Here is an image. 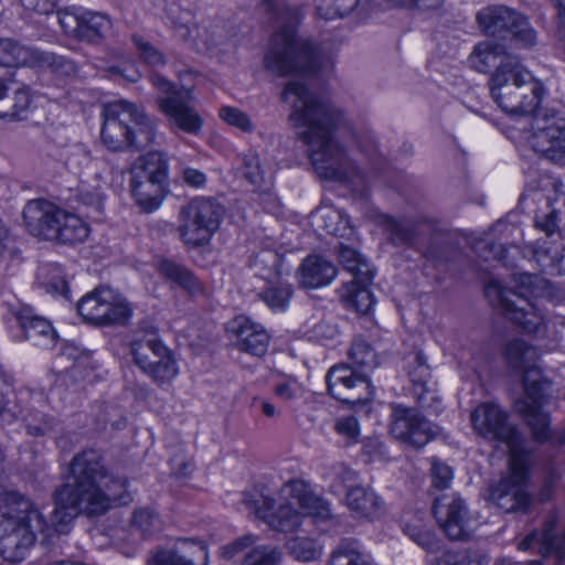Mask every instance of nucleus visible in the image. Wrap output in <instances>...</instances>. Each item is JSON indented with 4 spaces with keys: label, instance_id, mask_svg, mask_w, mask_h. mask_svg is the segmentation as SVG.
<instances>
[{
    "label": "nucleus",
    "instance_id": "nucleus-1",
    "mask_svg": "<svg viewBox=\"0 0 565 565\" xmlns=\"http://www.w3.org/2000/svg\"><path fill=\"white\" fill-rule=\"evenodd\" d=\"M281 100L291 109L288 120L308 146L317 174L345 183L352 191L366 196L365 175L333 136L343 120L342 113L332 104L317 98L301 81L286 83Z\"/></svg>",
    "mask_w": 565,
    "mask_h": 565
},
{
    "label": "nucleus",
    "instance_id": "nucleus-2",
    "mask_svg": "<svg viewBox=\"0 0 565 565\" xmlns=\"http://www.w3.org/2000/svg\"><path fill=\"white\" fill-rule=\"evenodd\" d=\"M269 19L279 25L269 40L264 55V66L277 76L317 74L331 68L329 56L311 41L296 34L297 10L274 0H263Z\"/></svg>",
    "mask_w": 565,
    "mask_h": 565
},
{
    "label": "nucleus",
    "instance_id": "nucleus-3",
    "mask_svg": "<svg viewBox=\"0 0 565 565\" xmlns=\"http://www.w3.org/2000/svg\"><path fill=\"white\" fill-rule=\"evenodd\" d=\"M504 356L513 372L522 375L525 397L515 402V411L521 414L536 441L565 444V433L555 436L550 427V417L543 407L548 402L551 387L541 372L539 350L521 339L507 343Z\"/></svg>",
    "mask_w": 565,
    "mask_h": 565
},
{
    "label": "nucleus",
    "instance_id": "nucleus-4",
    "mask_svg": "<svg viewBox=\"0 0 565 565\" xmlns=\"http://www.w3.org/2000/svg\"><path fill=\"white\" fill-rule=\"evenodd\" d=\"M244 503L273 530L282 533L298 531L308 519L316 524H323L334 518L329 502L316 494L308 483L298 479L290 480L280 488L276 509L275 500L266 495L255 499L245 494Z\"/></svg>",
    "mask_w": 565,
    "mask_h": 565
},
{
    "label": "nucleus",
    "instance_id": "nucleus-5",
    "mask_svg": "<svg viewBox=\"0 0 565 565\" xmlns=\"http://www.w3.org/2000/svg\"><path fill=\"white\" fill-rule=\"evenodd\" d=\"M0 555L8 562L23 561L38 535L42 536V542H46L54 533H65L55 529L53 512L47 522L43 513L17 491L0 494Z\"/></svg>",
    "mask_w": 565,
    "mask_h": 565
},
{
    "label": "nucleus",
    "instance_id": "nucleus-6",
    "mask_svg": "<svg viewBox=\"0 0 565 565\" xmlns=\"http://www.w3.org/2000/svg\"><path fill=\"white\" fill-rule=\"evenodd\" d=\"M108 469L103 456L94 449L84 450L68 465V482L55 490L53 524L61 532H67L72 520L81 513L85 499L107 477Z\"/></svg>",
    "mask_w": 565,
    "mask_h": 565
},
{
    "label": "nucleus",
    "instance_id": "nucleus-7",
    "mask_svg": "<svg viewBox=\"0 0 565 565\" xmlns=\"http://www.w3.org/2000/svg\"><path fill=\"white\" fill-rule=\"evenodd\" d=\"M493 102L511 116L536 114L545 88L519 57H505L489 78Z\"/></svg>",
    "mask_w": 565,
    "mask_h": 565
},
{
    "label": "nucleus",
    "instance_id": "nucleus-8",
    "mask_svg": "<svg viewBox=\"0 0 565 565\" xmlns=\"http://www.w3.org/2000/svg\"><path fill=\"white\" fill-rule=\"evenodd\" d=\"M100 139L110 151L141 150L156 142L157 122L143 108L126 99L103 107Z\"/></svg>",
    "mask_w": 565,
    "mask_h": 565
},
{
    "label": "nucleus",
    "instance_id": "nucleus-9",
    "mask_svg": "<svg viewBox=\"0 0 565 565\" xmlns=\"http://www.w3.org/2000/svg\"><path fill=\"white\" fill-rule=\"evenodd\" d=\"M530 455L513 449L509 457V471L490 487L489 500L504 513H527L533 504L529 491Z\"/></svg>",
    "mask_w": 565,
    "mask_h": 565
},
{
    "label": "nucleus",
    "instance_id": "nucleus-10",
    "mask_svg": "<svg viewBox=\"0 0 565 565\" xmlns=\"http://www.w3.org/2000/svg\"><path fill=\"white\" fill-rule=\"evenodd\" d=\"M225 209L211 198H195L182 206L179 213V236L191 247L204 246L210 243L220 228Z\"/></svg>",
    "mask_w": 565,
    "mask_h": 565
},
{
    "label": "nucleus",
    "instance_id": "nucleus-11",
    "mask_svg": "<svg viewBox=\"0 0 565 565\" xmlns=\"http://www.w3.org/2000/svg\"><path fill=\"white\" fill-rule=\"evenodd\" d=\"M150 79L159 92L166 94L163 97H158L157 104L169 124L189 135H199L203 118L193 105L195 97L192 88H178L160 74H152Z\"/></svg>",
    "mask_w": 565,
    "mask_h": 565
},
{
    "label": "nucleus",
    "instance_id": "nucleus-12",
    "mask_svg": "<svg viewBox=\"0 0 565 565\" xmlns=\"http://www.w3.org/2000/svg\"><path fill=\"white\" fill-rule=\"evenodd\" d=\"M481 31L489 36L505 39L512 35L522 47H532L537 43L536 31L521 12L503 4L482 8L477 14Z\"/></svg>",
    "mask_w": 565,
    "mask_h": 565
},
{
    "label": "nucleus",
    "instance_id": "nucleus-13",
    "mask_svg": "<svg viewBox=\"0 0 565 565\" xmlns=\"http://www.w3.org/2000/svg\"><path fill=\"white\" fill-rule=\"evenodd\" d=\"M132 307L120 294L108 287H97L77 302V312L96 326H124L132 316Z\"/></svg>",
    "mask_w": 565,
    "mask_h": 565
},
{
    "label": "nucleus",
    "instance_id": "nucleus-14",
    "mask_svg": "<svg viewBox=\"0 0 565 565\" xmlns=\"http://www.w3.org/2000/svg\"><path fill=\"white\" fill-rule=\"evenodd\" d=\"M484 291L493 307L526 332H539L544 326L542 311L521 292L502 286L499 280L489 281Z\"/></svg>",
    "mask_w": 565,
    "mask_h": 565
},
{
    "label": "nucleus",
    "instance_id": "nucleus-15",
    "mask_svg": "<svg viewBox=\"0 0 565 565\" xmlns=\"http://www.w3.org/2000/svg\"><path fill=\"white\" fill-rule=\"evenodd\" d=\"M530 147L556 164H565V113L537 111L529 137Z\"/></svg>",
    "mask_w": 565,
    "mask_h": 565
},
{
    "label": "nucleus",
    "instance_id": "nucleus-16",
    "mask_svg": "<svg viewBox=\"0 0 565 565\" xmlns=\"http://www.w3.org/2000/svg\"><path fill=\"white\" fill-rule=\"evenodd\" d=\"M390 420L391 434L401 443L416 449L425 447L439 434L438 426L415 407L392 405Z\"/></svg>",
    "mask_w": 565,
    "mask_h": 565
},
{
    "label": "nucleus",
    "instance_id": "nucleus-17",
    "mask_svg": "<svg viewBox=\"0 0 565 565\" xmlns=\"http://www.w3.org/2000/svg\"><path fill=\"white\" fill-rule=\"evenodd\" d=\"M433 513L444 533L454 541L470 539L477 527L465 500L457 493L437 497Z\"/></svg>",
    "mask_w": 565,
    "mask_h": 565
},
{
    "label": "nucleus",
    "instance_id": "nucleus-18",
    "mask_svg": "<svg viewBox=\"0 0 565 565\" xmlns=\"http://www.w3.org/2000/svg\"><path fill=\"white\" fill-rule=\"evenodd\" d=\"M473 430L489 441L508 445L510 454L519 449L516 427L510 423L508 413L493 402L479 404L470 415Z\"/></svg>",
    "mask_w": 565,
    "mask_h": 565
},
{
    "label": "nucleus",
    "instance_id": "nucleus-19",
    "mask_svg": "<svg viewBox=\"0 0 565 565\" xmlns=\"http://www.w3.org/2000/svg\"><path fill=\"white\" fill-rule=\"evenodd\" d=\"M327 385L329 393L342 403L364 405L373 397L367 374L348 364L332 366L327 374Z\"/></svg>",
    "mask_w": 565,
    "mask_h": 565
},
{
    "label": "nucleus",
    "instance_id": "nucleus-20",
    "mask_svg": "<svg viewBox=\"0 0 565 565\" xmlns=\"http://www.w3.org/2000/svg\"><path fill=\"white\" fill-rule=\"evenodd\" d=\"M0 65L50 68L65 74L74 71L73 63L65 57L22 45L10 39H0Z\"/></svg>",
    "mask_w": 565,
    "mask_h": 565
},
{
    "label": "nucleus",
    "instance_id": "nucleus-21",
    "mask_svg": "<svg viewBox=\"0 0 565 565\" xmlns=\"http://www.w3.org/2000/svg\"><path fill=\"white\" fill-rule=\"evenodd\" d=\"M127 480L122 477L107 471L105 480L85 499L81 513L89 516L102 515L108 509L115 505H127L132 501L130 492L127 490Z\"/></svg>",
    "mask_w": 565,
    "mask_h": 565
},
{
    "label": "nucleus",
    "instance_id": "nucleus-22",
    "mask_svg": "<svg viewBox=\"0 0 565 565\" xmlns=\"http://www.w3.org/2000/svg\"><path fill=\"white\" fill-rule=\"evenodd\" d=\"M148 565H206L207 546L196 539H178L171 546L160 547L147 561Z\"/></svg>",
    "mask_w": 565,
    "mask_h": 565
},
{
    "label": "nucleus",
    "instance_id": "nucleus-23",
    "mask_svg": "<svg viewBox=\"0 0 565 565\" xmlns=\"http://www.w3.org/2000/svg\"><path fill=\"white\" fill-rule=\"evenodd\" d=\"M64 216V210L43 200L29 201L22 212L25 230L35 237L51 241L56 235L58 220Z\"/></svg>",
    "mask_w": 565,
    "mask_h": 565
},
{
    "label": "nucleus",
    "instance_id": "nucleus-24",
    "mask_svg": "<svg viewBox=\"0 0 565 565\" xmlns=\"http://www.w3.org/2000/svg\"><path fill=\"white\" fill-rule=\"evenodd\" d=\"M228 334L235 340V345L243 352L262 356L267 352L270 337L263 326L246 316H237L226 327Z\"/></svg>",
    "mask_w": 565,
    "mask_h": 565
},
{
    "label": "nucleus",
    "instance_id": "nucleus-25",
    "mask_svg": "<svg viewBox=\"0 0 565 565\" xmlns=\"http://www.w3.org/2000/svg\"><path fill=\"white\" fill-rule=\"evenodd\" d=\"M557 519L551 515L545 522L542 531H533L527 534L519 544V548L526 551L537 547L542 556H554L556 565H559L565 558V533L561 536L554 534Z\"/></svg>",
    "mask_w": 565,
    "mask_h": 565
},
{
    "label": "nucleus",
    "instance_id": "nucleus-26",
    "mask_svg": "<svg viewBox=\"0 0 565 565\" xmlns=\"http://www.w3.org/2000/svg\"><path fill=\"white\" fill-rule=\"evenodd\" d=\"M168 15L175 35L183 41H191L199 50H211L220 44V36L216 35L214 30L206 28L202 30L196 25L191 26L192 17L190 12H179L178 9L171 8Z\"/></svg>",
    "mask_w": 565,
    "mask_h": 565
},
{
    "label": "nucleus",
    "instance_id": "nucleus-27",
    "mask_svg": "<svg viewBox=\"0 0 565 565\" xmlns=\"http://www.w3.org/2000/svg\"><path fill=\"white\" fill-rule=\"evenodd\" d=\"M130 192L142 212L151 213L160 207L164 199L168 182L130 173Z\"/></svg>",
    "mask_w": 565,
    "mask_h": 565
},
{
    "label": "nucleus",
    "instance_id": "nucleus-28",
    "mask_svg": "<svg viewBox=\"0 0 565 565\" xmlns=\"http://www.w3.org/2000/svg\"><path fill=\"white\" fill-rule=\"evenodd\" d=\"M335 266L328 259L310 255L303 259L298 269V281L303 288H321L331 284L337 277Z\"/></svg>",
    "mask_w": 565,
    "mask_h": 565
},
{
    "label": "nucleus",
    "instance_id": "nucleus-29",
    "mask_svg": "<svg viewBox=\"0 0 565 565\" xmlns=\"http://www.w3.org/2000/svg\"><path fill=\"white\" fill-rule=\"evenodd\" d=\"M17 320L24 332V338L34 345L52 347L56 342V332L51 322L33 313L31 309H22Z\"/></svg>",
    "mask_w": 565,
    "mask_h": 565
},
{
    "label": "nucleus",
    "instance_id": "nucleus-30",
    "mask_svg": "<svg viewBox=\"0 0 565 565\" xmlns=\"http://www.w3.org/2000/svg\"><path fill=\"white\" fill-rule=\"evenodd\" d=\"M159 274L167 280L178 285L192 295L204 292L203 284L193 273L175 260L162 258L157 263Z\"/></svg>",
    "mask_w": 565,
    "mask_h": 565
},
{
    "label": "nucleus",
    "instance_id": "nucleus-31",
    "mask_svg": "<svg viewBox=\"0 0 565 565\" xmlns=\"http://www.w3.org/2000/svg\"><path fill=\"white\" fill-rule=\"evenodd\" d=\"M505 57H516L508 54L503 44L494 41L478 43L469 55L470 65L480 73H488L497 68Z\"/></svg>",
    "mask_w": 565,
    "mask_h": 565
},
{
    "label": "nucleus",
    "instance_id": "nucleus-32",
    "mask_svg": "<svg viewBox=\"0 0 565 565\" xmlns=\"http://www.w3.org/2000/svg\"><path fill=\"white\" fill-rule=\"evenodd\" d=\"M533 257L543 273L565 275V245L537 241L533 248Z\"/></svg>",
    "mask_w": 565,
    "mask_h": 565
},
{
    "label": "nucleus",
    "instance_id": "nucleus-33",
    "mask_svg": "<svg viewBox=\"0 0 565 565\" xmlns=\"http://www.w3.org/2000/svg\"><path fill=\"white\" fill-rule=\"evenodd\" d=\"M380 225L383 227L387 239L395 246H411L417 235V222L408 216L393 217L380 216Z\"/></svg>",
    "mask_w": 565,
    "mask_h": 565
},
{
    "label": "nucleus",
    "instance_id": "nucleus-34",
    "mask_svg": "<svg viewBox=\"0 0 565 565\" xmlns=\"http://www.w3.org/2000/svg\"><path fill=\"white\" fill-rule=\"evenodd\" d=\"M130 351L136 364L142 369L149 365L150 361L166 352V345L161 342L156 331L150 330L137 334L130 344Z\"/></svg>",
    "mask_w": 565,
    "mask_h": 565
},
{
    "label": "nucleus",
    "instance_id": "nucleus-35",
    "mask_svg": "<svg viewBox=\"0 0 565 565\" xmlns=\"http://www.w3.org/2000/svg\"><path fill=\"white\" fill-rule=\"evenodd\" d=\"M130 173H137L150 179L168 182L169 162L162 151H149L131 164Z\"/></svg>",
    "mask_w": 565,
    "mask_h": 565
},
{
    "label": "nucleus",
    "instance_id": "nucleus-36",
    "mask_svg": "<svg viewBox=\"0 0 565 565\" xmlns=\"http://www.w3.org/2000/svg\"><path fill=\"white\" fill-rule=\"evenodd\" d=\"M347 505L355 516L372 518L380 511V499L370 488L351 487L347 492Z\"/></svg>",
    "mask_w": 565,
    "mask_h": 565
},
{
    "label": "nucleus",
    "instance_id": "nucleus-37",
    "mask_svg": "<svg viewBox=\"0 0 565 565\" xmlns=\"http://www.w3.org/2000/svg\"><path fill=\"white\" fill-rule=\"evenodd\" d=\"M56 235L51 241L62 244H77L85 241L89 234V227L79 216L64 211V216L58 220Z\"/></svg>",
    "mask_w": 565,
    "mask_h": 565
},
{
    "label": "nucleus",
    "instance_id": "nucleus-38",
    "mask_svg": "<svg viewBox=\"0 0 565 565\" xmlns=\"http://www.w3.org/2000/svg\"><path fill=\"white\" fill-rule=\"evenodd\" d=\"M111 30L113 23L107 14L85 10L78 40L99 43L111 33Z\"/></svg>",
    "mask_w": 565,
    "mask_h": 565
},
{
    "label": "nucleus",
    "instance_id": "nucleus-39",
    "mask_svg": "<svg viewBox=\"0 0 565 565\" xmlns=\"http://www.w3.org/2000/svg\"><path fill=\"white\" fill-rule=\"evenodd\" d=\"M339 260L344 269L352 275V280L359 284H371L374 277L369 262L355 249L349 246L339 248Z\"/></svg>",
    "mask_w": 565,
    "mask_h": 565
},
{
    "label": "nucleus",
    "instance_id": "nucleus-40",
    "mask_svg": "<svg viewBox=\"0 0 565 565\" xmlns=\"http://www.w3.org/2000/svg\"><path fill=\"white\" fill-rule=\"evenodd\" d=\"M370 284H359L356 280H351L342 288L341 298L348 308L354 309L361 315H366L371 311L374 305L373 295L369 290Z\"/></svg>",
    "mask_w": 565,
    "mask_h": 565
},
{
    "label": "nucleus",
    "instance_id": "nucleus-41",
    "mask_svg": "<svg viewBox=\"0 0 565 565\" xmlns=\"http://www.w3.org/2000/svg\"><path fill=\"white\" fill-rule=\"evenodd\" d=\"M294 290L291 285L282 281H267L258 292V298L273 311H285L290 302Z\"/></svg>",
    "mask_w": 565,
    "mask_h": 565
},
{
    "label": "nucleus",
    "instance_id": "nucleus-42",
    "mask_svg": "<svg viewBox=\"0 0 565 565\" xmlns=\"http://www.w3.org/2000/svg\"><path fill=\"white\" fill-rule=\"evenodd\" d=\"M141 370L158 383L172 381L179 372L177 362L167 347L163 354L154 356L149 365H146Z\"/></svg>",
    "mask_w": 565,
    "mask_h": 565
},
{
    "label": "nucleus",
    "instance_id": "nucleus-43",
    "mask_svg": "<svg viewBox=\"0 0 565 565\" xmlns=\"http://www.w3.org/2000/svg\"><path fill=\"white\" fill-rule=\"evenodd\" d=\"M489 557L476 550L446 551L429 561L428 565H487Z\"/></svg>",
    "mask_w": 565,
    "mask_h": 565
},
{
    "label": "nucleus",
    "instance_id": "nucleus-44",
    "mask_svg": "<svg viewBox=\"0 0 565 565\" xmlns=\"http://www.w3.org/2000/svg\"><path fill=\"white\" fill-rule=\"evenodd\" d=\"M330 565H371L354 540H342L330 556Z\"/></svg>",
    "mask_w": 565,
    "mask_h": 565
},
{
    "label": "nucleus",
    "instance_id": "nucleus-45",
    "mask_svg": "<svg viewBox=\"0 0 565 565\" xmlns=\"http://www.w3.org/2000/svg\"><path fill=\"white\" fill-rule=\"evenodd\" d=\"M40 285L47 294L61 295L70 299V289L63 269L57 265H50L41 268Z\"/></svg>",
    "mask_w": 565,
    "mask_h": 565
},
{
    "label": "nucleus",
    "instance_id": "nucleus-46",
    "mask_svg": "<svg viewBox=\"0 0 565 565\" xmlns=\"http://www.w3.org/2000/svg\"><path fill=\"white\" fill-rule=\"evenodd\" d=\"M352 366L359 372L367 374V371L376 366V354L372 347L362 339H355L349 351Z\"/></svg>",
    "mask_w": 565,
    "mask_h": 565
},
{
    "label": "nucleus",
    "instance_id": "nucleus-47",
    "mask_svg": "<svg viewBox=\"0 0 565 565\" xmlns=\"http://www.w3.org/2000/svg\"><path fill=\"white\" fill-rule=\"evenodd\" d=\"M360 0H315L317 14L324 20L343 18L351 13Z\"/></svg>",
    "mask_w": 565,
    "mask_h": 565
},
{
    "label": "nucleus",
    "instance_id": "nucleus-48",
    "mask_svg": "<svg viewBox=\"0 0 565 565\" xmlns=\"http://www.w3.org/2000/svg\"><path fill=\"white\" fill-rule=\"evenodd\" d=\"M356 472L342 462H337L327 468L324 478L330 482L332 491L338 492L341 488L354 487Z\"/></svg>",
    "mask_w": 565,
    "mask_h": 565
},
{
    "label": "nucleus",
    "instance_id": "nucleus-49",
    "mask_svg": "<svg viewBox=\"0 0 565 565\" xmlns=\"http://www.w3.org/2000/svg\"><path fill=\"white\" fill-rule=\"evenodd\" d=\"M321 227L331 235L344 236L350 230V218L339 210L324 209L319 212Z\"/></svg>",
    "mask_w": 565,
    "mask_h": 565
},
{
    "label": "nucleus",
    "instance_id": "nucleus-50",
    "mask_svg": "<svg viewBox=\"0 0 565 565\" xmlns=\"http://www.w3.org/2000/svg\"><path fill=\"white\" fill-rule=\"evenodd\" d=\"M289 553L300 562H311L320 557L321 547L309 537H295L288 541Z\"/></svg>",
    "mask_w": 565,
    "mask_h": 565
},
{
    "label": "nucleus",
    "instance_id": "nucleus-51",
    "mask_svg": "<svg viewBox=\"0 0 565 565\" xmlns=\"http://www.w3.org/2000/svg\"><path fill=\"white\" fill-rule=\"evenodd\" d=\"M19 415L25 422V428L32 436H44L53 430L54 418L52 417L45 415L39 416V413L33 414L26 407H21Z\"/></svg>",
    "mask_w": 565,
    "mask_h": 565
},
{
    "label": "nucleus",
    "instance_id": "nucleus-52",
    "mask_svg": "<svg viewBox=\"0 0 565 565\" xmlns=\"http://www.w3.org/2000/svg\"><path fill=\"white\" fill-rule=\"evenodd\" d=\"M243 178L255 188L259 189L265 182V171L260 164L259 157L249 152L242 158V166L239 168Z\"/></svg>",
    "mask_w": 565,
    "mask_h": 565
},
{
    "label": "nucleus",
    "instance_id": "nucleus-53",
    "mask_svg": "<svg viewBox=\"0 0 565 565\" xmlns=\"http://www.w3.org/2000/svg\"><path fill=\"white\" fill-rule=\"evenodd\" d=\"M85 10L81 8H66L57 12V20L63 31L76 39L79 38Z\"/></svg>",
    "mask_w": 565,
    "mask_h": 565
},
{
    "label": "nucleus",
    "instance_id": "nucleus-54",
    "mask_svg": "<svg viewBox=\"0 0 565 565\" xmlns=\"http://www.w3.org/2000/svg\"><path fill=\"white\" fill-rule=\"evenodd\" d=\"M131 525L142 535H150L160 529V521L152 510L140 508L134 511Z\"/></svg>",
    "mask_w": 565,
    "mask_h": 565
},
{
    "label": "nucleus",
    "instance_id": "nucleus-55",
    "mask_svg": "<svg viewBox=\"0 0 565 565\" xmlns=\"http://www.w3.org/2000/svg\"><path fill=\"white\" fill-rule=\"evenodd\" d=\"M253 267L258 270V274L265 279H268L270 276H278L280 274L279 255L270 250L262 252L255 256Z\"/></svg>",
    "mask_w": 565,
    "mask_h": 565
},
{
    "label": "nucleus",
    "instance_id": "nucleus-56",
    "mask_svg": "<svg viewBox=\"0 0 565 565\" xmlns=\"http://www.w3.org/2000/svg\"><path fill=\"white\" fill-rule=\"evenodd\" d=\"M281 555L275 547L257 546L245 555L244 565H280Z\"/></svg>",
    "mask_w": 565,
    "mask_h": 565
},
{
    "label": "nucleus",
    "instance_id": "nucleus-57",
    "mask_svg": "<svg viewBox=\"0 0 565 565\" xmlns=\"http://www.w3.org/2000/svg\"><path fill=\"white\" fill-rule=\"evenodd\" d=\"M31 103L30 92L28 88H19L12 98L10 111H0V118H11L14 120L26 119V111Z\"/></svg>",
    "mask_w": 565,
    "mask_h": 565
},
{
    "label": "nucleus",
    "instance_id": "nucleus-58",
    "mask_svg": "<svg viewBox=\"0 0 565 565\" xmlns=\"http://www.w3.org/2000/svg\"><path fill=\"white\" fill-rule=\"evenodd\" d=\"M404 532L413 542L428 552H434L439 547V540L430 530L406 525Z\"/></svg>",
    "mask_w": 565,
    "mask_h": 565
},
{
    "label": "nucleus",
    "instance_id": "nucleus-59",
    "mask_svg": "<svg viewBox=\"0 0 565 565\" xmlns=\"http://www.w3.org/2000/svg\"><path fill=\"white\" fill-rule=\"evenodd\" d=\"M134 44L138 51L139 57L148 65L153 67L163 66L166 58L163 54L156 49L151 43L145 41L142 38L135 35L132 38Z\"/></svg>",
    "mask_w": 565,
    "mask_h": 565
},
{
    "label": "nucleus",
    "instance_id": "nucleus-60",
    "mask_svg": "<svg viewBox=\"0 0 565 565\" xmlns=\"http://www.w3.org/2000/svg\"><path fill=\"white\" fill-rule=\"evenodd\" d=\"M430 473L434 488L444 490L450 487L454 479V471L447 463L438 458H433Z\"/></svg>",
    "mask_w": 565,
    "mask_h": 565
},
{
    "label": "nucleus",
    "instance_id": "nucleus-61",
    "mask_svg": "<svg viewBox=\"0 0 565 565\" xmlns=\"http://www.w3.org/2000/svg\"><path fill=\"white\" fill-rule=\"evenodd\" d=\"M221 118L243 131H252L254 126L247 114L235 107L225 106L220 109Z\"/></svg>",
    "mask_w": 565,
    "mask_h": 565
},
{
    "label": "nucleus",
    "instance_id": "nucleus-62",
    "mask_svg": "<svg viewBox=\"0 0 565 565\" xmlns=\"http://www.w3.org/2000/svg\"><path fill=\"white\" fill-rule=\"evenodd\" d=\"M475 250L483 259L493 258L500 262H507V248L502 244H497L487 238L479 239L475 244Z\"/></svg>",
    "mask_w": 565,
    "mask_h": 565
},
{
    "label": "nucleus",
    "instance_id": "nucleus-63",
    "mask_svg": "<svg viewBox=\"0 0 565 565\" xmlns=\"http://www.w3.org/2000/svg\"><path fill=\"white\" fill-rule=\"evenodd\" d=\"M408 375L414 384L425 385L430 377V369L425 355L416 353L414 361L408 365Z\"/></svg>",
    "mask_w": 565,
    "mask_h": 565
},
{
    "label": "nucleus",
    "instance_id": "nucleus-64",
    "mask_svg": "<svg viewBox=\"0 0 565 565\" xmlns=\"http://www.w3.org/2000/svg\"><path fill=\"white\" fill-rule=\"evenodd\" d=\"M256 536L252 534L243 535L232 543L224 545L220 551V556L223 559H234L236 556L245 552L256 542Z\"/></svg>",
    "mask_w": 565,
    "mask_h": 565
}]
</instances>
